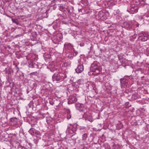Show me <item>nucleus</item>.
I'll return each instance as SVG.
<instances>
[{"label": "nucleus", "mask_w": 149, "mask_h": 149, "mask_svg": "<svg viewBox=\"0 0 149 149\" xmlns=\"http://www.w3.org/2000/svg\"><path fill=\"white\" fill-rule=\"evenodd\" d=\"M91 70L93 72V74L95 75H97L101 72V68L100 66L93 63L91 65Z\"/></svg>", "instance_id": "f257e3e1"}, {"label": "nucleus", "mask_w": 149, "mask_h": 149, "mask_svg": "<svg viewBox=\"0 0 149 149\" xmlns=\"http://www.w3.org/2000/svg\"><path fill=\"white\" fill-rule=\"evenodd\" d=\"M83 118L86 121H88L91 122H92L94 120L91 114L88 112L84 113L83 115Z\"/></svg>", "instance_id": "f03ea898"}, {"label": "nucleus", "mask_w": 149, "mask_h": 149, "mask_svg": "<svg viewBox=\"0 0 149 149\" xmlns=\"http://www.w3.org/2000/svg\"><path fill=\"white\" fill-rule=\"evenodd\" d=\"M64 47L66 52L68 53L71 52L73 50L72 45L71 44L65 43Z\"/></svg>", "instance_id": "7ed1b4c3"}, {"label": "nucleus", "mask_w": 149, "mask_h": 149, "mask_svg": "<svg viewBox=\"0 0 149 149\" xmlns=\"http://www.w3.org/2000/svg\"><path fill=\"white\" fill-rule=\"evenodd\" d=\"M128 80L125 78H124L120 79L121 87V88H125L128 85Z\"/></svg>", "instance_id": "20e7f679"}, {"label": "nucleus", "mask_w": 149, "mask_h": 149, "mask_svg": "<svg viewBox=\"0 0 149 149\" xmlns=\"http://www.w3.org/2000/svg\"><path fill=\"white\" fill-rule=\"evenodd\" d=\"M62 77L61 76L60 74L56 73L52 76V79L53 81H59L62 79Z\"/></svg>", "instance_id": "39448f33"}, {"label": "nucleus", "mask_w": 149, "mask_h": 149, "mask_svg": "<svg viewBox=\"0 0 149 149\" xmlns=\"http://www.w3.org/2000/svg\"><path fill=\"white\" fill-rule=\"evenodd\" d=\"M75 107L76 109L80 111H81L84 109V106L83 104L79 103H76L75 104Z\"/></svg>", "instance_id": "423d86ee"}, {"label": "nucleus", "mask_w": 149, "mask_h": 149, "mask_svg": "<svg viewBox=\"0 0 149 149\" xmlns=\"http://www.w3.org/2000/svg\"><path fill=\"white\" fill-rule=\"evenodd\" d=\"M122 26L128 30L130 29L131 28L132 24L130 22H125L123 23Z\"/></svg>", "instance_id": "0eeeda50"}, {"label": "nucleus", "mask_w": 149, "mask_h": 149, "mask_svg": "<svg viewBox=\"0 0 149 149\" xmlns=\"http://www.w3.org/2000/svg\"><path fill=\"white\" fill-rule=\"evenodd\" d=\"M84 66L83 65H80L78 66L77 68L75 69V71L77 73H81L84 70Z\"/></svg>", "instance_id": "6e6552de"}, {"label": "nucleus", "mask_w": 149, "mask_h": 149, "mask_svg": "<svg viewBox=\"0 0 149 149\" xmlns=\"http://www.w3.org/2000/svg\"><path fill=\"white\" fill-rule=\"evenodd\" d=\"M76 129H70L69 127H68L66 131V133L70 134H73L75 133Z\"/></svg>", "instance_id": "1a4fd4ad"}, {"label": "nucleus", "mask_w": 149, "mask_h": 149, "mask_svg": "<svg viewBox=\"0 0 149 149\" xmlns=\"http://www.w3.org/2000/svg\"><path fill=\"white\" fill-rule=\"evenodd\" d=\"M77 100L75 95H73L70 97L69 102H70L71 103H74L77 102Z\"/></svg>", "instance_id": "9d476101"}, {"label": "nucleus", "mask_w": 149, "mask_h": 149, "mask_svg": "<svg viewBox=\"0 0 149 149\" xmlns=\"http://www.w3.org/2000/svg\"><path fill=\"white\" fill-rule=\"evenodd\" d=\"M10 122L12 125H15L17 124L18 123L17 118H12L10 119Z\"/></svg>", "instance_id": "9b49d317"}, {"label": "nucleus", "mask_w": 149, "mask_h": 149, "mask_svg": "<svg viewBox=\"0 0 149 149\" xmlns=\"http://www.w3.org/2000/svg\"><path fill=\"white\" fill-rule=\"evenodd\" d=\"M138 10V8L137 6H132L130 8V13L132 14L136 13L137 12Z\"/></svg>", "instance_id": "f8f14e48"}, {"label": "nucleus", "mask_w": 149, "mask_h": 149, "mask_svg": "<svg viewBox=\"0 0 149 149\" xmlns=\"http://www.w3.org/2000/svg\"><path fill=\"white\" fill-rule=\"evenodd\" d=\"M135 4L136 5H139L140 6H143L144 5L145 2H142L141 1L139 0H136L135 1Z\"/></svg>", "instance_id": "ddd939ff"}, {"label": "nucleus", "mask_w": 149, "mask_h": 149, "mask_svg": "<svg viewBox=\"0 0 149 149\" xmlns=\"http://www.w3.org/2000/svg\"><path fill=\"white\" fill-rule=\"evenodd\" d=\"M66 114L67 118L69 119L71 118L70 111L69 109H67L66 110Z\"/></svg>", "instance_id": "4468645a"}, {"label": "nucleus", "mask_w": 149, "mask_h": 149, "mask_svg": "<svg viewBox=\"0 0 149 149\" xmlns=\"http://www.w3.org/2000/svg\"><path fill=\"white\" fill-rule=\"evenodd\" d=\"M35 130L33 128H31L29 131V133L31 134V135H33L34 134L35 131Z\"/></svg>", "instance_id": "2eb2a0df"}, {"label": "nucleus", "mask_w": 149, "mask_h": 149, "mask_svg": "<svg viewBox=\"0 0 149 149\" xmlns=\"http://www.w3.org/2000/svg\"><path fill=\"white\" fill-rule=\"evenodd\" d=\"M148 37V35L147 33H140L139 35V37Z\"/></svg>", "instance_id": "dca6fc26"}, {"label": "nucleus", "mask_w": 149, "mask_h": 149, "mask_svg": "<svg viewBox=\"0 0 149 149\" xmlns=\"http://www.w3.org/2000/svg\"><path fill=\"white\" fill-rule=\"evenodd\" d=\"M141 40L142 41H147L148 39V37H141Z\"/></svg>", "instance_id": "f3484780"}, {"label": "nucleus", "mask_w": 149, "mask_h": 149, "mask_svg": "<svg viewBox=\"0 0 149 149\" xmlns=\"http://www.w3.org/2000/svg\"><path fill=\"white\" fill-rule=\"evenodd\" d=\"M87 134H84L82 136V140H85L86 139L87 137Z\"/></svg>", "instance_id": "a211bd4d"}, {"label": "nucleus", "mask_w": 149, "mask_h": 149, "mask_svg": "<svg viewBox=\"0 0 149 149\" xmlns=\"http://www.w3.org/2000/svg\"><path fill=\"white\" fill-rule=\"evenodd\" d=\"M34 133L38 135H40V132L36 130H35V131Z\"/></svg>", "instance_id": "6ab92c4d"}, {"label": "nucleus", "mask_w": 149, "mask_h": 149, "mask_svg": "<svg viewBox=\"0 0 149 149\" xmlns=\"http://www.w3.org/2000/svg\"><path fill=\"white\" fill-rule=\"evenodd\" d=\"M119 123L120 127L119 128V129H120L121 128H122V127H123V125L122 124V123H121V122H119Z\"/></svg>", "instance_id": "aec40b11"}, {"label": "nucleus", "mask_w": 149, "mask_h": 149, "mask_svg": "<svg viewBox=\"0 0 149 149\" xmlns=\"http://www.w3.org/2000/svg\"><path fill=\"white\" fill-rule=\"evenodd\" d=\"M12 21L13 22L15 23L17 25L19 24V22H18L17 21L15 20L12 19Z\"/></svg>", "instance_id": "412c9836"}, {"label": "nucleus", "mask_w": 149, "mask_h": 149, "mask_svg": "<svg viewBox=\"0 0 149 149\" xmlns=\"http://www.w3.org/2000/svg\"><path fill=\"white\" fill-rule=\"evenodd\" d=\"M29 68H34V65L32 64H29Z\"/></svg>", "instance_id": "4be33fe9"}, {"label": "nucleus", "mask_w": 149, "mask_h": 149, "mask_svg": "<svg viewBox=\"0 0 149 149\" xmlns=\"http://www.w3.org/2000/svg\"><path fill=\"white\" fill-rule=\"evenodd\" d=\"M82 81V80L81 79H79L78 80V83L79 84H81L80 83V82H81V81Z\"/></svg>", "instance_id": "5701e85b"}, {"label": "nucleus", "mask_w": 149, "mask_h": 149, "mask_svg": "<svg viewBox=\"0 0 149 149\" xmlns=\"http://www.w3.org/2000/svg\"><path fill=\"white\" fill-rule=\"evenodd\" d=\"M35 72H32V73H30V74L31 75V74H33V75H35Z\"/></svg>", "instance_id": "b1692460"}, {"label": "nucleus", "mask_w": 149, "mask_h": 149, "mask_svg": "<svg viewBox=\"0 0 149 149\" xmlns=\"http://www.w3.org/2000/svg\"><path fill=\"white\" fill-rule=\"evenodd\" d=\"M141 0V1L142 2H145V1H146V0Z\"/></svg>", "instance_id": "393cba45"}, {"label": "nucleus", "mask_w": 149, "mask_h": 149, "mask_svg": "<svg viewBox=\"0 0 149 149\" xmlns=\"http://www.w3.org/2000/svg\"><path fill=\"white\" fill-rule=\"evenodd\" d=\"M2 86V84L1 83V82H0V87H1Z\"/></svg>", "instance_id": "a878e982"}, {"label": "nucleus", "mask_w": 149, "mask_h": 149, "mask_svg": "<svg viewBox=\"0 0 149 149\" xmlns=\"http://www.w3.org/2000/svg\"><path fill=\"white\" fill-rule=\"evenodd\" d=\"M51 105H53V103H52V104H51Z\"/></svg>", "instance_id": "bb28decb"}, {"label": "nucleus", "mask_w": 149, "mask_h": 149, "mask_svg": "<svg viewBox=\"0 0 149 149\" xmlns=\"http://www.w3.org/2000/svg\"><path fill=\"white\" fill-rule=\"evenodd\" d=\"M28 92H29V91H28V92H27V93H28Z\"/></svg>", "instance_id": "cd10ccee"}, {"label": "nucleus", "mask_w": 149, "mask_h": 149, "mask_svg": "<svg viewBox=\"0 0 149 149\" xmlns=\"http://www.w3.org/2000/svg\"><path fill=\"white\" fill-rule=\"evenodd\" d=\"M28 92H29V91H28V92H27V93H28Z\"/></svg>", "instance_id": "c85d7f7f"}]
</instances>
